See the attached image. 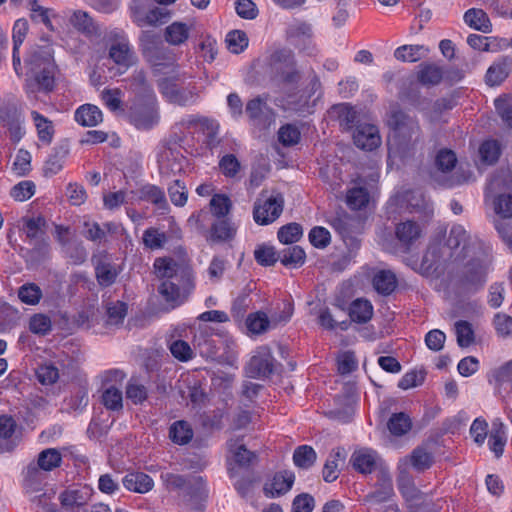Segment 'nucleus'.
Listing matches in <instances>:
<instances>
[{"label":"nucleus","mask_w":512,"mask_h":512,"mask_svg":"<svg viewBox=\"0 0 512 512\" xmlns=\"http://www.w3.org/2000/svg\"><path fill=\"white\" fill-rule=\"evenodd\" d=\"M353 141L358 148L372 151L380 146L381 137L375 125L361 124L353 132Z\"/></svg>","instance_id":"f3484780"},{"label":"nucleus","mask_w":512,"mask_h":512,"mask_svg":"<svg viewBox=\"0 0 512 512\" xmlns=\"http://www.w3.org/2000/svg\"><path fill=\"white\" fill-rule=\"evenodd\" d=\"M315 450L308 445H302L296 448L293 454L294 464L303 469L310 468L316 461Z\"/></svg>","instance_id":"49530a36"},{"label":"nucleus","mask_w":512,"mask_h":512,"mask_svg":"<svg viewBox=\"0 0 512 512\" xmlns=\"http://www.w3.org/2000/svg\"><path fill=\"white\" fill-rule=\"evenodd\" d=\"M190 30L186 23L175 21L165 28L164 39L170 45L179 46L188 40Z\"/></svg>","instance_id":"c756f323"},{"label":"nucleus","mask_w":512,"mask_h":512,"mask_svg":"<svg viewBox=\"0 0 512 512\" xmlns=\"http://www.w3.org/2000/svg\"><path fill=\"white\" fill-rule=\"evenodd\" d=\"M350 464L361 474H371L384 466L378 453L369 448L355 450L350 457Z\"/></svg>","instance_id":"ddd939ff"},{"label":"nucleus","mask_w":512,"mask_h":512,"mask_svg":"<svg viewBox=\"0 0 512 512\" xmlns=\"http://www.w3.org/2000/svg\"><path fill=\"white\" fill-rule=\"evenodd\" d=\"M30 114L37 131L38 139L43 144L49 145L55 133L53 122L36 110H32Z\"/></svg>","instance_id":"cd10ccee"},{"label":"nucleus","mask_w":512,"mask_h":512,"mask_svg":"<svg viewBox=\"0 0 512 512\" xmlns=\"http://www.w3.org/2000/svg\"><path fill=\"white\" fill-rule=\"evenodd\" d=\"M501 154V145L497 140L484 141L479 147V155L482 162L486 164L495 163Z\"/></svg>","instance_id":"603ef678"},{"label":"nucleus","mask_w":512,"mask_h":512,"mask_svg":"<svg viewBox=\"0 0 512 512\" xmlns=\"http://www.w3.org/2000/svg\"><path fill=\"white\" fill-rule=\"evenodd\" d=\"M387 427L392 435L399 437L407 434L411 430L412 421L411 418L403 412L394 413L390 417Z\"/></svg>","instance_id":"ea45409f"},{"label":"nucleus","mask_w":512,"mask_h":512,"mask_svg":"<svg viewBox=\"0 0 512 512\" xmlns=\"http://www.w3.org/2000/svg\"><path fill=\"white\" fill-rule=\"evenodd\" d=\"M387 124L392 130L388 139L390 153L400 152L402 148H408L418 141L420 132L418 122L402 110L392 109L388 115Z\"/></svg>","instance_id":"7ed1b4c3"},{"label":"nucleus","mask_w":512,"mask_h":512,"mask_svg":"<svg viewBox=\"0 0 512 512\" xmlns=\"http://www.w3.org/2000/svg\"><path fill=\"white\" fill-rule=\"evenodd\" d=\"M168 194L170 197L171 202L178 207H182L186 204L188 199V192L183 183H181L179 180H175L169 187H168Z\"/></svg>","instance_id":"69168bd1"},{"label":"nucleus","mask_w":512,"mask_h":512,"mask_svg":"<svg viewBox=\"0 0 512 512\" xmlns=\"http://www.w3.org/2000/svg\"><path fill=\"white\" fill-rule=\"evenodd\" d=\"M74 120L83 127H94L103 121V114L96 105L83 104L76 109Z\"/></svg>","instance_id":"393cba45"},{"label":"nucleus","mask_w":512,"mask_h":512,"mask_svg":"<svg viewBox=\"0 0 512 512\" xmlns=\"http://www.w3.org/2000/svg\"><path fill=\"white\" fill-rule=\"evenodd\" d=\"M273 371V357L268 348H261L246 366V374L251 378L269 376Z\"/></svg>","instance_id":"dca6fc26"},{"label":"nucleus","mask_w":512,"mask_h":512,"mask_svg":"<svg viewBox=\"0 0 512 512\" xmlns=\"http://www.w3.org/2000/svg\"><path fill=\"white\" fill-rule=\"evenodd\" d=\"M125 374L120 370H110L103 374L104 390L102 393L103 405L112 411H119L123 408V395L120 387Z\"/></svg>","instance_id":"6e6552de"},{"label":"nucleus","mask_w":512,"mask_h":512,"mask_svg":"<svg viewBox=\"0 0 512 512\" xmlns=\"http://www.w3.org/2000/svg\"><path fill=\"white\" fill-rule=\"evenodd\" d=\"M194 432L191 425L184 420L174 422L169 429V438L178 445L188 444L193 438Z\"/></svg>","instance_id":"72a5a7b5"},{"label":"nucleus","mask_w":512,"mask_h":512,"mask_svg":"<svg viewBox=\"0 0 512 512\" xmlns=\"http://www.w3.org/2000/svg\"><path fill=\"white\" fill-rule=\"evenodd\" d=\"M370 195L365 187H353L347 191L346 203L353 210H360L369 203Z\"/></svg>","instance_id":"c03bdc74"},{"label":"nucleus","mask_w":512,"mask_h":512,"mask_svg":"<svg viewBox=\"0 0 512 512\" xmlns=\"http://www.w3.org/2000/svg\"><path fill=\"white\" fill-rule=\"evenodd\" d=\"M457 343L460 347H469L474 342V331L472 325L464 320L455 323Z\"/></svg>","instance_id":"4d7b16f0"},{"label":"nucleus","mask_w":512,"mask_h":512,"mask_svg":"<svg viewBox=\"0 0 512 512\" xmlns=\"http://www.w3.org/2000/svg\"><path fill=\"white\" fill-rule=\"evenodd\" d=\"M18 298L27 305H36L42 298V290L35 283H25L18 289Z\"/></svg>","instance_id":"8fccbe9b"},{"label":"nucleus","mask_w":512,"mask_h":512,"mask_svg":"<svg viewBox=\"0 0 512 512\" xmlns=\"http://www.w3.org/2000/svg\"><path fill=\"white\" fill-rule=\"evenodd\" d=\"M279 259L285 266L299 267L304 264L306 254L300 246H292L282 250L279 254Z\"/></svg>","instance_id":"37998d69"},{"label":"nucleus","mask_w":512,"mask_h":512,"mask_svg":"<svg viewBox=\"0 0 512 512\" xmlns=\"http://www.w3.org/2000/svg\"><path fill=\"white\" fill-rule=\"evenodd\" d=\"M397 484L402 495L408 500H414L417 498L419 491L417 490L412 476L409 471L403 469H397Z\"/></svg>","instance_id":"a18cd8bd"},{"label":"nucleus","mask_w":512,"mask_h":512,"mask_svg":"<svg viewBox=\"0 0 512 512\" xmlns=\"http://www.w3.org/2000/svg\"><path fill=\"white\" fill-rule=\"evenodd\" d=\"M171 11L164 7H154L145 13V15L135 16V23L139 27L157 26L166 23L171 18Z\"/></svg>","instance_id":"bb28decb"},{"label":"nucleus","mask_w":512,"mask_h":512,"mask_svg":"<svg viewBox=\"0 0 512 512\" xmlns=\"http://www.w3.org/2000/svg\"><path fill=\"white\" fill-rule=\"evenodd\" d=\"M434 462L433 455L427 448L418 446L413 449L409 456L399 460L397 469L409 471L411 466L417 472H423L429 469Z\"/></svg>","instance_id":"2eb2a0df"},{"label":"nucleus","mask_w":512,"mask_h":512,"mask_svg":"<svg viewBox=\"0 0 512 512\" xmlns=\"http://www.w3.org/2000/svg\"><path fill=\"white\" fill-rule=\"evenodd\" d=\"M442 77V69L435 64H424L418 72V80L424 85H437Z\"/></svg>","instance_id":"3c124183"},{"label":"nucleus","mask_w":512,"mask_h":512,"mask_svg":"<svg viewBox=\"0 0 512 512\" xmlns=\"http://www.w3.org/2000/svg\"><path fill=\"white\" fill-rule=\"evenodd\" d=\"M122 482L127 490L140 494L147 493L154 487L153 479L143 472L128 473Z\"/></svg>","instance_id":"a878e982"},{"label":"nucleus","mask_w":512,"mask_h":512,"mask_svg":"<svg viewBox=\"0 0 512 512\" xmlns=\"http://www.w3.org/2000/svg\"><path fill=\"white\" fill-rule=\"evenodd\" d=\"M248 37L244 31L233 30L226 36L227 48L234 54L243 52L248 47Z\"/></svg>","instance_id":"864d4df0"},{"label":"nucleus","mask_w":512,"mask_h":512,"mask_svg":"<svg viewBox=\"0 0 512 512\" xmlns=\"http://www.w3.org/2000/svg\"><path fill=\"white\" fill-rule=\"evenodd\" d=\"M495 108L503 122L512 128V104L510 99L506 96H501L494 101Z\"/></svg>","instance_id":"338daca9"},{"label":"nucleus","mask_w":512,"mask_h":512,"mask_svg":"<svg viewBox=\"0 0 512 512\" xmlns=\"http://www.w3.org/2000/svg\"><path fill=\"white\" fill-rule=\"evenodd\" d=\"M25 64L28 67L25 86L27 95H34L36 92H51L55 86L56 73L52 47L44 45L32 48Z\"/></svg>","instance_id":"f03ea898"},{"label":"nucleus","mask_w":512,"mask_h":512,"mask_svg":"<svg viewBox=\"0 0 512 512\" xmlns=\"http://www.w3.org/2000/svg\"><path fill=\"white\" fill-rule=\"evenodd\" d=\"M127 313V305L124 302L116 301L107 306V324L118 325L123 322Z\"/></svg>","instance_id":"680f3d73"},{"label":"nucleus","mask_w":512,"mask_h":512,"mask_svg":"<svg viewBox=\"0 0 512 512\" xmlns=\"http://www.w3.org/2000/svg\"><path fill=\"white\" fill-rule=\"evenodd\" d=\"M512 70V58L502 57L494 62L487 70L486 83L489 86L500 85L510 74Z\"/></svg>","instance_id":"b1692460"},{"label":"nucleus","mask_w":512,"mask_h":512,"mask_svg":"<svg viewBox=\"0 0 512 512\" xmlns=\"http://www.w3.org/2000/svg\"><path fill=\"white\" fill-rule=\"evenodd\" d=\"M236 227L228 220H220L211 226L209 240L212 242H226L234 238Z\"/></svg>","instance_id":"c9c22d12"},{"label":"nucleus","mask_w":512,"mask_h":512,"mask_svg":"<svg viewBox=\"0 0 512 512\" xmlns=\"http://www.w3.org/2000/svg\"><path fill=\"white\" fill-rule=\"evenodd\" d=\"M227 447L228 470L231 476L234 475L236 467L247 468L257 460V455L248 450L240 439L229 440Z\"/></svg>","instance_id":"f8f14e48"},{"label":"nucleus","mask_w":512,"mask_h":512,"mask_svg":"<svg viewBox=\"0 0 512 512\" xmlns=\"http://www.w3.org/2000/svg\"><path fill=\"white\" fill-rule=\"evenodd\" d=\"M490 262V255L485 250H483L477 258L470 260L464 268V285L474 289L483 286L486 282Z\"/></svg>","instance_id":"1a4fd4ad"},{"label":"nucleus","mask_w":512,"mask_h":512,"mask_svg":"<svg viewBox=\"0 0 512 512\" xmlns=\"http://www.w3.org/2000/svg\"><path fill=\"white\" fill-rule=\"evenodd\" d=\"M486 201L501 219L512 218V170L501 169L491 178L486 188Z\"/></svg>","instance_id":"20e7f679"},{"label":"nucleus","mask_w":512,"mask_h":512,"mask_svg":"<svg viewBox=\"0 0 512 512\" xmlns=\"http://www.w3.org/2000/svg\"><path fill=\"white\" fill-rule=\"evenodd\" d=\"M109 58L118 66L120 73L127 71L136 62V56L127 41L113 43L109 49Z\"/></svg>","instance_id":"a211bd4d"},{"label":"nucleus","mask_w":512,"mask_h":512,"mask_svg":"<svg viewBox=\"0 0 512 512\" xmlns=\"http://www.w3.org/2000/svg\"><path fill=\"white\" fill-rule=\"evenodd\" d=\"M128 119L138 130L152 129L159 121L157 100L133 101Z\"/></svg>","instance_id":"423d86ee"},{"label":"nucleus","mask_w":512,"mask_h":512,"mask_svg":"<svg viewBox=\"0 0 512 512\" xmlns=\"http://www.w3.org/2000/svg\"><path fill=\"white\" fill-rule=\"evenodd\" d=\"M33 247L28 250V257L34 262H41L49 257L50 244L47 237L30 242Z\"/></svg>","instance_id":"13d9d810"},{"label":"nucleus","mask_w":512,"mask_h":512,"mask_svg":"<svg viewBox=\"0 0 512 512\" xmlns=\"http://www.w3.org/2000/svg\"><path fill=\"white\" fill-rule=\"evenodd\" d=\"M36 463L42 470L50 472L62 463V455L56 448H47L38 454Z\"/></svg>","instance_id":"a19ab883"},{"label":"nucleus","mask_w":512,"mask_h":512,"mask_svg":"<svg viewBox=\"0 0 512 512\" xmlns=\"http://www.w3.org/2000/svg\"><path fill=\"white\" fill-rule=\"evenodd\" d=\"M492 377L496 389H512V360L495 370Z\"/></svg>","instance_id":"5fc2aeb1"},{"label":"nucleus","mask_w":512,"mask_h":512,"mask_svg":"<svg viewBox=\"0 0 512 512\" xmlns=\"http://www.w3.org/2000/svg\"><path fill=\"white\" fill-rule=\"evenodd\" d=\"M161 479L168 489L183 491L184 497L191 503H198L207 497L206 484L200 476L184 477L168 472L161 474Z\"/></svg>","instance_id":"39448f33"},{"label":"nucleus","mask_w":512,"mask_h":512,"mask_svg":"<svg viewBox=\"0 0 512 512\" xmlns=\"http://www.w3.org/2000/svg\"><path fill=\"white\" fill-rule=\"evenodd\" d=\"M167 241V234L160 231L158 228L149 227L143 232L142 242L144 246L150 250L162 249Z\"/></svg>","instance_id":"79ce46f5"},{"label":"nucleus","mask_w":512,"mask_h":512,"mask_svg":"<svg viewBox=\"0 0 512 512\" xmlns=\"http://www.w3.org/2000/svg\"><path fill=\"white\" fill-rule=\"evenodd\" d=\"M46 471L42 470L35 462L30 463L25 472L24 486L28 492H36L41 490L46 479Z\"/></svg>","instance_id":"2f4dec72"},{"label":"nucleus","mask_w":512,"mask_h":512,"mask_svg":"<svg viewBox=\"0 0 512 512\" xmlns=\"http://www.w3.org/2000/svg\"><path fill=\"white\" fill-rule=\"evenodd\" d=\"M303 235V229L298 223H289L282 226L278 233V239L283 244H292L297 242Z\"/></svg>","instance_id":"6e6d98bb"},{"label":"nucleus","mask_w":512,"mask_h":512,"mask_svg":"<svg viewBox=\"0 0 512 512\" xmlns=\"http://www.w3.org/2000/svg\"><path fill=\"white\" fill-rule=\"evenodd\" d=\"M453 256V253L448 251L446 245L440 242L431 243L421 262V271L425 275L440 276L446 269V264Z\"/></svg>","instance_id":"0eeeda50"},{"label":"nucleus","mask_w":512,"mask_h":512,"mask_svg":"<svg viewBox=\"0 0 512 512\" xmlns=\"http://www.w3.org/2000/svg\"><path fill=\"white\" fill-rule=\"evenodd\" d=\"M92 496V489L88 486L71 488L59 495L60 503L65 508L80 507L88 503Z\"/></svg>","instance_id":"5701e85b"},{"label":"nucleus","mask_w":512,"mask_h":512,"mask_svg":"<svg viewBox=\"0 0 512 512\" xmlns=\"http://www.w3.org/2000/svg\"><path fill=\"white\" fill-rule=\"evenodd\" d=\"M428 53L429 48L424 45H403L395 50L394 56L403 62H416L426 57Z\"/></svg>","instance_id":"473e14b6"},{"label":"nucleus","mask_w":512,"mask_h":512,"mask_svg":"<svg viewBox=\"0 0 512 512\" xmlns=\"http://www.w3.org/2000/svg\"><path fill=\"white\" fill-rule=\"evenodd\" d=\"M294 480L295 476L292 472H278L265 483L263 488L264 494L269 498L284 495L292 488Z\"/></svg>","instance_id":"6ab92c4d"},{"label":"nucleus","mask_w":512,"mask_h":512,"mask_svg":"<svg viewBox=\"0 0 512 512\" xmlns=\"http://www.w3.org/2000/svg\"><path fill=\"white\" fill-rule=\"evenodd\" d=\"M284 199L281 195L271 196L261 203L258 199L254 205L253 217L257 224L267 225L274 222L282 213Z\"/></svg>","instance_id":"9b49d317"},{"label":"nucleus","mask_w":512,"mask_h":512,"mask_svg":"<svg viewBox=\"0 0 512 512\" xmlns=\"http://www.w3.org/2000/svg\"><path fill=\"white\" fill-rule=\"evenodd\" d=\"M345 458L344 449L338 448L332 451L323 468V478L326 482H333L338 478L339 462L343 463Z\"/></svg>","instance_id":"e433bc0d"},{"label":"nucleus","mask_w":512,"mask_h":512,"mask_svg":"<svg viewBox=\"0 0 512 512\" xmlns=\"http://www.w3.org/2000/svg\"><path fill=\"white\" fill-rule=\"evenodd\" d=\"M131 193L134 194L136 200L151 203L162 215L167 214L170 210L164 190L154 184L142 185Z\"/></svg>","instance_id":"4468645a"},{"label":"nucleus","mask_w":512,"mask_h":512,"mask_svg":"<svg viewBox=\"0 0 512 512\" xmlns=\"http://www.w3.org/2000/svg\"><path fill=\"white\" fill-rule=\"evenodd\" d=\"M469 238L467 231L460 225L453 226L450 230V234L445 244L448 248V251L452 253L453 250L457 249L461 245H463V250H465V255L468 254L469 247L466 245V242Z\"/></svg>","instance_id":"de8ad7c7"},{"label":"nucleus","mask_w":512,"mask_h":512,"mask_svg":"<svg viewBox=\"0 0 512 512\" xmlns=\"http://www.w3.org/2000/svg\"><path fill=\"white\" fill-rule=\"evenodd\" d=\"M155 273L162 279L158 293L172 308L181 305L193 289L192 270L171 258H158L154 262Z\"/></svg>","instance_id":"f257e3e1"},{"label":"nucleus","mask_w":512,"mask_h":512,"mask_svg":"<svg viewBox=\"0 0 512 512\" xmlns=\"http://www.w3.org/2000/svg\"><path fill=\"white\" fill-rule=\"evenodd\" d=\"M47 222L43 216L27 218L24 220L23 231L29 242L46 237Z\"/></svg>","instance_id":"f704fd0d"},{"label":"nucleus","mask_w":512,"mask_h":512,"mask_svg":"<svg viewBox=\"0 0 512 512\" xmlns=\"http://www.w3.org/2000/svg\"><path fill=\"white\" fill-rule=\"evenodd\" d=\"M374 289L381 295H390L397 287L398 281L391 270H379L372 279Z\"/></svg>","instance_id":"c85d7f7f"},{"label":"nucleus","mask_w":512,"mask_h":512,"mask_svg":"<svg viewBox=\"0 0 512 512\" xmlns=\"http://www.w3.org/2000/svg\"><path fill=\"white\" fill-rule=\"evenodd\" d=\"M130 90L135 95L133 101L157 100L154 90L143 70H136L130 77Z\"/></svg>","instance_id":"412c9836"},{"label":"nucleus","mask_w":512,"mask_h":512,"mask_svg":"<svg viewBox=\"0 0 512 512\" xmlns=\"http://www.w3.org/2000/svg\"><path fill=\"white\" fill-rule=\"evenodd\" d=\"M349 316L354 322L366 323L373 316V306L368 300L356 299L350 306Z\"/></svg>","instance_id":"4c0bfd02"},{"label":"nucleus","mask_w":512,"mask_h":512,"mask_svg":"<svg viewBox=\"0 0 512 512\" xmlns=\"http://www.w3.org/2000/svg\"><path fill=\"white\" fill-rule=\"evenodd\" d=\"M395 235L400 244L409 250L411 246L421 237V226L412 220H406L396 225Z\"/></svg>","instance_id":"4be33fe9"},{"label":"nucleus","mask_w":512,"mask_h":512,"mask_svg":"<svg viewBox=\"0 0 512 512\" xmlns=\"http://www.w3.org/2000/svg\"><path fill=\"white\" fill-rule=\"evenodd\" d=\"M95 276L100 286L108 287L115 282L118 271L114 264L101 260L95 266Z\"/></svg>","instance_id":"58836bf2"},{"label":"nucleus","mask_w":512,"mask_h":512,"mask_svg":"<svg viewBox=\"0 0 512 512\" xmlns=\"http://www.w3.org/2000/svg\"><path fill=\"white\" fill-rule=\"evenodd\" d=\"M457 163V157L452 150L442 149L440 150L435 158V165L437 167V171L433 174V178L439 184L447 187H452L453 185L459 183V181H454L452 178L446 179L442 181L440 179V173L446 174L452 171Z\"/></svg>","instance_id":"aec40b11"},{"label":"nucleus","mask_w":512,"mask_h":512,"mask_svg":"<svg viewBox=\"0 0 512 512\" xmlns=\"http://www.w3.org/2000/svg\"><path fill=\"white\" fill-rule=\"evenodd\" d=\"M197 124L201 128L203 134L207 138V144L210 147L215 146L218 143V132H219V124L215 120H211L208 118H199L197 120Z\"/></svg>","instance_id":"bf43d9fd"},{"label":"nucleus","mask_w":512,"mask_h":512,"mask_svg":"<svg viewBox=\"0 0 512 512\" xmlns=\"http://www.w3.org/2000/svg\"><path fill=\"white\" fill-rule=\"evenodd\" d=\"M465 23L478 31L483 33H490L492 30V24L486 12L482 9L471 8L464 14Z\"/></svg>","instance_id":"7c9ffc66"},{"label":"nucleus","mask_w":512,"mask_h":512,"mask_svg":"<svg viewBox=\"0 0 512 512\" xmlns=\"http://www.w3.org/2000/svg\"><path fill=\"white\" fill-rule=\"evenodd\" d=\"M247 327L254 334H262L273 328L271 318L263 312L250 314L246 320Z\"/></svg>","instance_id":"09e8293b"},{"label":"nucleus","mask_w":512,"mask_h":512,"mask_svg":"<svg viewBox=\"0 0 512 512\" xmlns=\"http://www.w3.org/2000/svg\"><path fill=\"white\" fill-rule=\"evenodd\" d=\"M245 112L250 123L260 130L268 129L275 122L273 110L267 105L266 100L260 96L247 102Z\"/></svg>","instance_id":"9d476101"},{"label":"nucleus","mask_w":512,"mask_h":512,"mask_svg":"<svg viewBox=\"0 0 512 512\" xmlns=\"http://www.w3.org/2000/svg\"><path fill=\"white\" fill-rule=\"evenodd\" d=\"M495 330L500 337L506 338L512 335V317L504 314L497 313L493 321Z\"/></svg>","instance_id":"774afa93"},{"label":"nucleus","mask_w":512,"mask_h":512,"mask_svg":"<svg viewBox=\"0 0 512 512\" xmlns=\"http://www.w3.org/2000/svg\"><path fill=\"white\" fill-rule=\"evenodd\" d=\"M148 393L144 385L137 380L131 379L126 386V397L134 404L142 403L147 399Z\"/></svg>","instance_id":"0e129e2a"},{"label":"nucleus","mask_w":512,"mask_h":512,"mask_svg":"<svg viewBox=\"0 0 512 512\" xmlns=\"http://www.w3.org/2000/svg\"><path fill=\"white\" fill-rule=\"evenodd\" d=\"M210 207L214 216L223 218L230 212L232 203L228 196L215 194L210 200Z\"/></svg>","instance_id":"052dcab7"},{"label":"nucleus","mask_w":512,"mask_h":512,"mask_svg":"<svg viewBox=\"0 0 512 512\" xmlns=\"http://www.w3.org/2000/svg\"><path fill=\"white\" fill-rule=\"evenodd\" d=\"M300 140V131L292 124H286L280 127L278 131V141L283 146L296 145Z\"/></svg>","instance_id":"e2e57ef3"}]
</instances>
